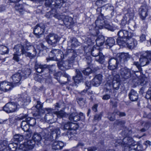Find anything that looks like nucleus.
Segmentation results:
<instances>
[{"label": "nucleus", "mask_w": 151, "mask_h": 151, "mask_svg": "<svg viewBox=\"0 0 151 151\" xmlns=\"http://www.w3.org/2000/svg\"><path fill=\"white\" fill-rule=\"evenodd\" d=\"M42 131L39 133H35L33 134L32 140H28L23 144H21L19 147V150L23 151H26L33 148L35 142L39 143L42 140L45 144H47V142H45V139L42 136L41 133Z\"/></svg>", "instance_id": "1"}, {"label": "nucleus", "mask_w": 151, "mask_h": 151, "mask_svg": "<svg viewBox=\"0 0 151 151\" xmlns=\"http://www.w3.org/2000/svg\"><path fill=\"white\" fill-rule=\"evenodd\" d=\"M41 133L47 144L50 141L57 139L60 136V132L59 128H53L50 126L49 127L43 129Z\"/></svg>", "instance_id": "2"}, {"label": "nucleus", "mask_w": 151, "mask_h": 151, "mask_svg": "<svg viewBox=\"0 0 151 151\" xmlns=\"http://www.w3.org/2000/svg\"><path fill=\"white\" fill-rule=\"evenodd\" d=\"M30 70L28 68L23 70H19L18 72L13 75L11 78L13 82L12 83L13 86H16L20 85L22 80L25 79L30 74Z\"/></svg>", "instance_id": "3"}, {"label": "nucleus", "mask_w": 151, "mask_h": 151, "mask_svg": "<svg viewBox=\"0 0 151 151\" xmlns=\"http://www.w3.org/2000/svg\"><path fill=\"white\" fill-rule=\"evenodd\" d=\"M119 37L117 40L118 44L122 46H126L128 37H130L132 33L124 30H121L118 32Z\"/></svg>", "instance_id": "4"}, {"label": "nucleus", "mask_w": 151, "mask_h": 151, "mask_svg": "<svg viewBox=\"0 0 151 151\" xmlns=\"http://www.w3.org/2000/svg\"><path fill=\"white\" fill-rule=\"evenodd\" d=\"M104 18L108 19V17L106 18H104L103 14H102L98 16L95 22L96 28L101 29L104 28L112 31V29L111 26L109 25L106 20H104Z\"/></svg>", "instance_id": "5"}, {"label": "nucleus", "mask_w": 151, "mask_h": 151, "mask_svg": "<svg viewBox=\"0 0 151 151\" xmlns=\"http://www.w3.org/2000/svg\"><path fill=\"white\" fill-rule=\"evenodd\" d=\"M100 29H96V26L94 28L89 29V33L91 34L90 36L88 37H84L83 39L85 40V42L86 43L88 46L93 45L95 42V37L99 33Z\"/></svg>", "instance_id": "6"}, {"label": "nucleus", "mask_w": 151, "mask_h": 151, "mask_svg": "<svg viewBox=\"0 0 151 151\" xmlns=\"http://www.w3.org/2000/svg\"><path fill=\"white\" fill-rule=\"evenodd\" d=\"M141 66H144L151 63V51H147L141 53L139 58Z\"/></svg>", "instance_id": "7"}, {"label": "nucleus", "mask_w": 151, "mask_h": 151, "mask_svg": "<svg viewBox=\"0 0 151 151\" xmlns=\"http://www.w3.org/2000/svg\"><path fill=\"white\" fill-rule=\"evenodd\" d=\"M14 53L18 54L19 55H21V54H24L26 56L29 57L31 59L34 57L36 55V52L33 54L27 52L25 49L24 47L20 45H17L15 46L14 48Z\"/></svg>", "instance_id": "8"}, {"label": "nucleus", "mask_w": 151, "mask_h": 151, "mask_svg": "<svg viewBox=\"0 0 151 151\" xmlns=\"http://www.w3.org/2000/svg\"><path fill=\"white\" fill-rule=\"evenodd\" d=\"M45 39L49 45L55 46L59 42L60 38L55 34L50 33L46 36Z\"/></svg>", "instance_id": "9"}, {"label": "nucleus", "mask_w": 151, "mask_h": 151, "mask_svg": "<svg viewBox=\"0 0 151 151\" xmlns=\"http://www.w3.org/2000/svg\"><path fill=\"white\" fill-rule=\"evenodd\" d=\"M65 3V0H46L45 5L47 7L54 5L55 8H60Z\"/></svg>", "instance_id": "10"}, {"label": "nucleus", "mask_w": 151, "mask_h": 151, "mask_svg": "<svg viewBox=\"0 0 151 151\" xmlns=\"http://www.w3.org/2000/svg\"><path fill=\"white\" fill-rule=\"evenodd\" d=\"M17 108V105L15 103L10 102L5 104L3 107V109L7 113H10L16 111Z\"/></svg>", "instance_id": "11"}, {"label": "nucleus", "mask_w": 151, "mask_h": 151, "mask_svg": "<svg viewBox=\"0 0 151 151\" xmlns=\"http://www.w3.org/2000/svg\"><path fill=\"white\" fill-rule=\"evenodd\" d=\"M91 55L94 57H96L99 56V58H96V60L100 64H102L104 62V56L102 53L97 49H93L91 52Z\"/></svg>", "instance_id": "12"}, {"label": "nucleus", "mask_w": 151, "mask_h": 151, "mask_svg": "<svg viewBox=\"0 0 151 151\" xmlns=\"http://www.w3.org/2000/svg\"><path fill=\"white\" fill-rule=\"evenodd\" d=\"M45 29V26L42 24H37L34 29V34L38 38L40 36L42 35L44 32Z\"/></svg>", "instance_id": "13"}, {"label": "nucleus", "mask_w": 151, "mask_h": 151, "mask_svg": "<svg viewBox=\"0 0 151 151\" xmlns=\"http://www.w3.org/2000/svg\"><path fill=\"white\" fill-rule=\"evenodd\" d=\"M133 34L130 37H128L126 46L130 49H132L136 47L137 44V41L132 38Z\"/></svg>", "instance_id": "14"}, {"label": "nucleus", "mask_w": 151, "mask_h": 151, "mask_svg": "<svg viewBox=\"0 0 151 151\" xmlns=\"http://www.w3.org/2000/svg\"><path fill=\"white\" fill-rule=\"evenodd\" d=\"M148 7L147 6H142L140 9L139 15L142 20H145L148 15Z\"/></svg>", "instance_id": "15"}, {"label": "nucleus", "mask_w": 151, "mask_h": 151, "mask_svg": "<svg viewBox=\"0 0 151 151\" xmlns=\"http://www.w3.org/2000/svg\"><path fill=\"white\" fill-rule=\"evenodd\" d=\"M66 53L67 56L68 55L71 56L69 58V61L70 63H73L75 61H77L76 58L77 55L75 51L73 50L69 49L66 51Z\"/></svg>", "instance_id": "16"}, {"label": "nucleus", "mask_w": 151, "mask_h": 151, "mask_svg": "<svg viewBox=\"0 0 151 151\" xmlns=\"http://www.w3.org/2000/svg\"><path fill=\"white\" fill-rule=\"evenodd\" d=\"M63 21L66 26L69 28L71 27L74 24L73 18L71 17L64 15L63 17Z\"/></svg>", "instance_id": "17"}, {"label": "nucleus", "mask_w": 151, "mask_h": 151, "mask_svg": "<svg viewBox=\"0 0 151 151\" xmlns=\"http://www.w3.org/2000/svg\"><path fill=\"white\" fill-rule=\"evenodd\" d=\"M119 61L117 59L114 58L109 59V62L108 68L111 70H114L116 68Z\"/></svg>", "instance_id": "18"}, {"label": "nucleus", "mask_w": 151, "mask_h": 151, "mask_svg": "<svg viewBox=\"0 0 151 151\" xmlns=\"http://www.w3.org/2000/svg\"><path fill=\"white\" fill-rule=\"evenodd\" d=\"M120 73L121 76L124 78L127 79L130 76V70L126 67L122 68L121 69Z\"/></svg>", "instance_id": "19"}, {"label": "nucleus", "mask_w": 151, "mask_h": 151, "mask_svg": "<svg viewBox=\"0 0 151 151\" xmlns=\"http://www.w3.org/2000/svg\"><path fill=\"white\" fill-rule=\"evenodd\" d=\"M64 146V143L61 141H55L52 144V149L55 150L62 149Z\"/></svg>", "instance_id": "20"}, {"label": "nucleus", "mask_w": 151, "mask_h": 151, "mask_svg": "<svg viewBox=\"0 0 151 151\" xmlns=\"http://www.w3.org/2000/svg\"><path fill=\"white\" fill-rule=\"evenodd\" d=\"M102 80V76L101 74L96 75L92 81L93 86H98L101 84Z\"/></svg>", "instance_id": "21"}, {"label": "nucleus", "mask_w": 151, "mask_h": 151, "mask_svg": "<svg viewBox=\"0 0 151 151\" xmlns=\"http://www.w3.org/2000/svg\"><path fill=\"white\" fill-rule=\"evenodd\" d=\"M76 76L73 78L76 85L80 82H81L83 79L81 73L79 70H76Z\"/></svg>", "instance_id": "22"}, {"label": "nucleus", "mask_w": 151, "mask_h": 151, "mask_svg": "<svg viewBox=\"0 0 151 151\" xmlns=\"http://www.w3.org/2000/svg\"><path fill=\"white\" fill-rule=\"evenodd\" d=\"M116 57L118 61L119 60L121 63L124 64L127 60L128 55L127 53H121L117 54Z\"/></svg>", "instance_id": "23"}, {"label": "nucleus", "mask_w": 151, "mask_h": 151, "mask_svg": "<svg viewBox=\"0 0 151 151\" xmlns=\"http://www.w3.org/2000/svg\"><path fill=\"white\" fill-rule=\"evenodd\" d=\"M128 96L129 99L132 101H136L138 99V94L136 91L133 89L130 90Z\"/></svg>", "instance_id": "24"}, {"label": "nucleus", "mask_w": 151, "mask_h": 151, "mask_svg": "<svg viewBox=\"0 0 151 151\" xmlns=\"http://www.w3.org/2000/svg\"><path fill=\"white\" fill-rule=\"evenodd\" d=\"M67 56L66 53V54H63V52L61 51V53L59 52L57 54L56 56L54 57H51L49 58H47L46 60L48 61L50 60H54L55 59H57L58 60H62L65 57Z\"/></svg>", "instance_id": "25"}, {"label": "nucleus", "mask_w": 151, "mask_h": 151, "mask_svg": "<svg viewBox=\"0 0 151 151\" xmlns=\"http://www.w3.org/2000/svg\"><path fill=\"white\" fill-rule=\"evenodd\" d=\"M122 142L124 145L123 147H128L132 144V142H134L132 138L127 137L123 138Z\"/></svg>", "instance_id": "26"}, {"label": "nucleus", "mask_w": 151, "mask_h": 151, "mask_svg": "<svg viewBox=\"0 0 151 151\" xmlns=\"http://www.w3.org/2000/svg\"><path fill=\"white\" fill-rule=\"evenodd\" d=\"M16 103H15L17 105L22 106L24 103L26 101V99L23 96L18 95L15 99Z\"/></svg>", "instance_id": "27"}, {"label": "nucleus", "mask_w": 151, "mask_h": 151, "mask_svg": "<svg viewBox=\"0 0 151 151\" xmlns=\"http://www.w3.org/2000/svg\"><path fill=\"white\" fill-rule=\"evenodd\" d=\"M95 41L97 46H101L103 45L105 41L104 37L102 35H99L95 40Z\"/></svg>", "instance_id": "28"}, {"label": "nucleus", "mask_w": 151, "mask_h": 151, "mask_svg": "<svg viewBox=\"0 0 151 151\" xmlns=\"http://www.w3.org/2000/svg\"><path fill=\"white\" fill-rule=\"evenodd\" d=\"M24 48L27 52L29 50L33 49L34 53L32 54H34L35 52H36V54L37 52V49H35V47H34L33 45H32L30 43L28 42H26L25 47Z\"/></svg>", "instance_id": "29"}, {"label": "nucleus", "mask_w": 151, "mask_h": 151, "mask_svg": "<svg viewBox=\"0 0 151 151\" xmlns=\"http://www.w3.org/2000/svg\"><path fill=\"white\" fill-rule=\"evenodd\" d=\"M21 127L22 130L24 132H29V125L25 120L22 121L21 124Z\"/></svg>", "instance_id": "30"}, {"label": "nucleus", "mask_w": 151, "mask_h": 151, "mask_svg": "<svg viewBox=\"0 0 151 151\" xmlns=\"http://www.w3.org/2000/svg\"><path fill=\"white\" fill-rule=\"evenodd\" d=\"M70 120L73 122H77L80 119L77 113H74L71 114L69 116Z\"/></svg>", "instance_id": "31"}, {"label": "nucleus", "mask_w": 151, "mask_h": 151, "mask_svg": "<svg viewBox=\"0 0 151 151\" xmlns=\"http://www.w3.org/2000/svg\"><path fill=\"white\" fill-rule=\"evenodd\" d=\"M115 42L114 39L112 38H109L106 40L105 42V44L106 45H108L110 47L114 45Z\"/></svg>", "instance_id": "32"}, {"label": "nucleus", "mask_w": 151, "mask_h": 151, "mask_svg": "<svg viewBox=\"0 0 151 151\" xmlns=\"http://www.w3.org/2000/svg\"><path fill=\"white\" fill-rule=\"evenodd\" d=\"M25 120L31 126H34L36 123V120L34 118H27L25 119Z\"/></svg>", "instance_id": "33"}, {"label": "nucleus", "mask_w": 151, "mask_h": 151, "mask_svg": "<svg viewBox=\"0 0 151 151\" xmlns=\"http://www.w3.org/2000/svg\"><path fill=\"white\" fill-rule=\"evenodd\" d=\"M17 145L14 143H12L9 144L8 147V151H16L17 149Z\"/></svg>", "instance_id": "34"}, {"label": "nucleus", "mask_w": 151, "mask_h": 151, "mask_svg": "<svg viewBox=\"0 0 151 151\" xmlns=\"http://www.w3.org/2000/svg\"><path fill=\"white\" fill-rule=\"evenodd\" d=\"M47 68L49 69V72L54 73V75L56 76L58 75V73H55V65H47Z\"/></svg>", "instance_id": "35"}, {"label": "nucleus", "mask_w": 151, "mask_h": 151, "mask_svg": "<svg viewBox=\"0 0 151 151\" xmlns=\"http://www.w3.org/2000/svg\"><path fill=\"white\" fill-rule=\"evenodd\" d=\"M71 43V45L72 47H74L77 46L79 45V42H78L77 39L75 38H72L70 41H69L68 43Z\"/></svg>", "instance_id": "36"}, {"label": "nucleus", "mask_w": 151, "mask_h": 151, "mask_svg": "<svg viewBox=\"0 0 151 151\" xmlns=\"http://www.w3.org/2000/svg\"><path fill=\"white\" fill-rule=\"evenodd\" d=\"M14 140L15 141L21 142L22 141L24 137L23 135L19 134H17L14 136Z\"/></svg>", "instance_id": "37"}, {"label": "nucleus", "mask_w": 151, "mask_h": 151, "mask_svg": "<svg viewBox=\"0 0 151 151\" xmlns=\"http://www.w3.org/2000/svg\"><path fill=\"white\" fill-rule=\"evenodd\" d=\"M66 62H61L58 63V66L59 69L61 70H64L65 69L67 68V65H66Z\"/></svg>", "instance_id": "38"}, {"label": "nucleus", "mask_w": 151, "mask_h": 151, "mask_svg": "<svg viewBox=\"0 0 151 151\" xmlns=\"http://www.w3.org/2000/svg\"><path fill=\"white\" fill-rule=\"evenodd\" d=\"M8 52V49L5 46L0 45V54L1 55L4 54Z\"/></svg>", "instance_id": "39"}, {"label": "nucleus", "mask_w": 151, "mask_h": 151, "mask_svg": "<svg viewBox=\"0 0 151 151\" xmlns=\"http://www.w3.org/2000/svg\"><path fill=\"white\" fill-rule=\"evenodd\" d=\"M127 16L126 15L124 16L122 19L121 23L120 24L121 27L122 28H124L125 27V25H126L127 23Z\"/></svg>", "instance_id": "40"}, {"label": "nucleus", "mask_w": 151, "mask_h": 151, "mask_svg": "<svg viewBox=\"0 0 151 151\" xmlns=\"http://www.w3.org/2000/svg\"><path fill=\"white\" fill-rule=\"evenodd\" d=\"M18 4H16L15 6V8L16 10H17L20 14H22L24 12V10L22 7V5H19Z\"/></svg>", "instance_id": "41"}, {"label": "nucleus", "mask_w": 151, "mask_h": 151, "mask_svg": "<svg viewBox=\"0 0 151 151\" xmlns=\"http://www.w3.org/2000/svg\"><path fill=\"white\" fill-rule=\"evenodd\" d=\"M47 66V65L46 64L42 65L40 63H36L35 65V69H37L39 68L46 69Z\"/></svg>", "instance_id": "42"}, {"label": "nucleus", "mask_w": 151, "mask_h": 151, "mask_svg": "<svg viewBox=\"0 0 151 151\" xmlns=\"http://www.w3.org/2000/svg\"><path fill=\"white\" fill-rule=\"evenodd\" d=\"M37 50L39 52L40 51L42 50L43 49H47V47L45 46L42 43L39 44L38 45H37L36 46Z\"/></svg>", "instance_id": "43"}, {"label": "nucleus", "mask_w": 151, "mask_h": 151, "mask_svg": "<svg viewBox=\"0 0 151 151\" xmlns=\"http://www.w3.org/2000/svg\"><path fill=\"white\" fill-rule=\"evenodd\" d=\"M126 16H128L129 19H131L133 18L134 16V13L133 10L132 9H129L128 10V13L125 15Z\"/></svg>", "instance_id": "44"}, {"label": "nucleus", "mask_w": 151, "mask_h": 151, "mask_svg": "<svg viewBox=\"0 0 151 151\" xmlns=\"http://www.w3.org/2000/svg\"><path fill=\"white\" fill-rule=\"evenodd\" d=\"M147 83L145 81H141L140 83V84L141 86H143L142 87L140 88V91L143 93L145 91V89L147 86Z\"/></svg>", "instance_id": "45"}, {"label": "nucleus", "mask_w": 151, "mask_h": 151, "mask_svg": "<svg viewBox=\"0 0 151 151\" xmlns=\"http://www.w3.org/2000/svg\"><path fill=\"white\" fill-rule=\"evenodd\" d=\"M104 0H97L96 2V4L98 8H101L103 6L102 4L104 3Z\"/></svg>", "instance_id": "46"}, {"label": "nucleus", "mask_w": 151, "mask_h": 151, "mask_svg": "<svg viewBox=\"0 0 151 151\" xmlns=\"http://www.w3.org/2000/svg\"><path fill=\"white\" fill-rule=\"evenodd\" d=\"M59 52H60L61 53V51L59 50L58 49H54L52 50L50 52L52 54L53 56H54L53 57H55V56H56L57 54H58V53Z\"/></svg>", "instance_id": "47"}, {"label": "nucleus", "mask_w": 151, "mask_h": 151, "mask_svg": "<svg viewBox=\"0 0 151 151\" xmlns=\"http://www.w3.org/2000/svg\"><path fill=\"white\" fill-rule=\"evenodd\" d=\"M106 10H109L111 11L112 12L111 13V14H114V7L111 6L110 5L108 4L106 5Z\"/></svg>", "instance_id": "48"}, {"label": "nucleus", "mask_w": 151, "mask_h": 151, "mask_svg": "<svg viewBox=\"0 0 151 151\" xmlns=\"http://www.w3.org/2000/svg\"><path fill=\"white\" fill-rule=\"evenodd\" d=\"M113 86L114 89L117 90L119 88L120 85V82H112Z\"/></svg>", "instance_id": "49"}, {"label": "nucleus", "mask_w": 151, "mask_h": 151, "mask_svg": "<svg viewBox=\"0 0 151 151\" xmlns=\"http://www.w3.org/2000/svg\"><path fill=\"white\" fill-rule=\"evenodd\" d=\"M92 72V70L91 68H87L83 71V73L84 75H88L91 73Z\"/></svg>", "instance_id": "50"}, {"label": "nucleus", "mask_w": 151, "mask_h": 151, "mask_svg": "<svg viewBox=\"0 0 151 151\" xmlns=\"http://www.w3.org/2000/svg\"><path fill=\"white\" fill-rule=\"evenodd\" d=\"M123 140L121 139H117L115 140V142L114 143L116 146L121 145L123 147L124 145L122 142Z\"/></svg>", "instance_id": "51"}, {"label": "nucleus", "mask_w": 151, "mask_h": 151, "mask_svg": "<svg viewBox=\"0 0 151 151\" xmlns=\"http://www.w3.org/2000/svg\"><path fill=\"white\" fill-rule=\"evenodd\" d=\"M120 76L118 74H116L114 76L112 82H120Z\"/></svg>", "instance_id": "52"}, {"label": "nucleus", "mask_w": 151, "mask_h": 151, "mask_svg": "<svg viewBox=\"0 0 151 151\" xmlns=\"http://www.w3.org/2000/svg\"><path fill=\"white\" fill-rule=\"evenodd\" d=\"M71 124L70 122H68L65 124L63 127L64 129L68 130L71 129L72 128Z\"/></svg>", "instance_id": "53"}, {"label": "nucleus", "mask_w": 151, "mask_h": 151, "mask_svg": "<svg viewBox=\"0 0 151 151\" xmlns=\"http://www.w3.org/2000/svg\"><path fill=\"white\" fill-rule=\"evenodd\" d=\"M136 145L134 144V142H132V144L130 145L128 147H127L129 148V151H135L136 148H134V146Z\"/></svg>", "instance_id": "54"}, {"label": "nucleus", "mask_w": 151, "mask_h": 151, "mask_svg": "<svg viewBox=\"0 0 151 151\" xmlns=\"http://www.w3.org/2000/svg\"><path fill=\"white\" fill-rule=\"evenodd\" d=\"M142 125L144 126V127L146 129H148L150 127V122H144L142 123Z\"/></svg>", "instance_id": "55"}, {"label": "nucleus", "mask_w": 151, "mask_h": 151, "mask_svg": "<svg viewBox=\"0 0 151 151\" xmlns=\"http://www.w3.org/2000/svg\"><path fill=\"white\" fill-rule=\"evenodd\" d=\"M14 56L13 58V59L16 61L17 62H18L19 60V56L20 55H19L18 54L15 53L13 55Z\"/></svg>", "instance_id": "56"}, {"label": "nucleus", "mask_w": 151, "mask_h": 151, "mask_svg": "<svg viewBox=\"0 0 151 151\" xmlns=\"http://www.w3.org/2000/svg\"><path fill=\"white\" fill-rule=\"evenodd\" d=\"M78 101L77 102L78 104L81 106H82V105L84 104V100L82 98H80L78 99H77Z\"/></svg>", "instance_id": "57"}, {"label": "nucleus", "mask_w": 151, "mask_h": 151, "mask_svg": "<svg viewBox=\"0 0 151 151\" xmlns=\"http://www.w3.org/2000/svg\"><path fill=\"white\" fill-rule=\"evenodd\" d=\"M56 114L58 117L61 118L64 116V114L63 111H59L58 112H56Z\"/></svg>", "instance_id": "58"}, {"label": "nucleus", "mask_w": 151, "mask_h": 151, "mask_svg": "<svg viewBox=\"0 0 151 151\" xmlns=\"http://www.w3.org/2000/svg\"><path fill=\"white\" fill-rule=\"evenodd\" d=\"M6 145L7 142L6 141H0V149L5 147Z\"/></svg>", "instance_id": "59"}, {"label": "nucleus", "mask_w": 151, "mask_h": 151, "mask_svg": "<svg viewBox=\"0 0 151 151\" xmlns=\"http://www.w3.org/2000/svg\"><path fill=\"white\" fill-rule=\"evenodd\" d=\"M134 147L135 148H136L135 151H142L143 150V149L140 145L136 144Z\"/></svg>", "instance_id": "60"}, {"label": "nucleus", "mask_w": 151, "mask_h": 151, "mask_svg": "<svg viewBox=\"0 0 151 151\" xmlns=\"http://www.w3.org/2000/svg\"><path fill=\"white\" fill-rule=\"evenodd\" d=\"M101 114H97L95 115L94 116V120H96L99 121L101 119Z\"/></svg>", "instance_id": "61"}, {"label": "nucleus", "mask_w": 151, "mask_h": 151, "mask_svg": "<svg viewBox=\"0 0 151 151\" xmlns=\"http://www.w3.org/2000/svg\"><path fill=\"white\" fill-rule=\"evenodd\" d=\"M37 104L35 106V107L38 109H41L42 107V105L41 104V103L39 101H37Z\"/></svg>", "instance_id": "62"}, {"label": "nucleus", "mask_w": 151, "mask_h": 151, "mask_svg": "<svg viewBox=\"0 0 151 151\" xmlns=\"http://www.w3.org/2000/svg\"><path fill=\"white\" fill-rule=\"evenodd\" d=\"M115 123L118 125L122 126L124 124L125 122L124 121L116 120L115 122Z\"/></svg>", "instance_id": "63"}, {"label": "nucleus", "mask_w": 151, "mask_h": 151, "mask_svg": "<svg viewBox=\"0 0 151 151\" xmlns=\"http://www.w3.org/2000/svg\"><path fill=\"white\" fill-rule=\"evenodd\" d=\"M85 85L87 87L86 90H87L88 89H89L90 88L91 86V85H92V82H91L90 81H87L85 83Z\"/></svg>", "instance_id": "64"}]
</instances>
